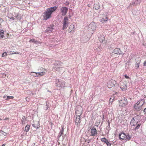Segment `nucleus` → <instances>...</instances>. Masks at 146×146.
<instances>
[{
  "label": "nucleus",
  "instance_id": "nucleus-13",
  "mask_svg": "<svg viewBox=\"0 0 146 146\" xmlns=\"http://www.w3.org/2000/svg\"><path fill=\"white\" fill-rule=\"evenodd\" d=\"M114 53L119 54H122L124 53L123 51L121 50L120 49L118 48H115L113 51Z\"/></svg>",
  "mask_w": 146,
  "mask_h": 146
},
{
  "label": "nucleus",
  "instance_id": "nucleus-24",
  "mask_svg": "<svg viewBox=\"0 0 146 146\" xmlns=\"http://www.w3.org/2000/svg\"><path fill=\"white\" fill-rule=\"evenodd\" d=\"M141 125V123H139L137 124L134 128L133 129L134 130L136 131L137 129H138L139 128Z\"/></svg>",
  "mask_w": 146,
  "mask_h": 146
},
{
  "label": "nucleus",
  "instance_id": "nucleus-4",
  "mask_svg": "<svg viewBox=\"0 0 146 146\" xmlns=\"http://www.w3.org/2000/svg\"><path fill=\"white\" fill-rule=\"evenodd\" d=\"M86 28H87L88 30L92 34L94 33L93 31L96 29V25L94 22H92L89 25L88 27H86Z\"/></svg>",
  "mask_w": 146,
  "mask_h": 146
},
{
  "label": "nucleus",
  "instance_id": "nucleus-51",
  "mask_svg": "<svg viewBox=\"0 0 146 146\" xmlns=\"http://www.w3.org/2000/svg\"><path fill=\"white\" fill-rule=\"evenodd\" d=\"M14 52V53L15 54H19V52Z\"/></svg>",
  "mask_w": 146,
  "mask_h": 146
},
{
  "label": "nucleus",
  "instance_id": "nucleus-30",
  "mask_svg": "<svg viewBox=\"0 0 146 146\" xmlns=\"http://www.w3.org/2000/svg\"><path fill=\"white\" fill-rule=\"evenodd\" d=\"M38 75V76H42L44 75L45 74V72H37Z\"/></svg>",
  "mask_w": 146,
  "mask_h": 146
},
{
  "label": "nucleus",
  "instance_id": "nucleus-53",
  "mask_svg": "<svg viewBox=\"0 0 146 146\" xmlns=\"http://www.w3.org/2000/svg\"><path fill=\"white\" fill-rule=\"evenodd\" d=\"M6 96H3V98H6Z\"/></svg>",
  "mask_w": 146,
  "mask_h": 146
},
{
  "label": "nucleus",
  "instance_id": "nucleus-41",
  "mask_svg": "<svg viewBox=\"0 0 146 146\" xmlns=\"http://www.w3.org/2000/svg\"><path fill=\"white\" fill-rule=\"evenodd\" d=\"M135 5L139 4L140 3V0H137L135 2Z\"/></svg>",
  "mask_w": 146,
  "mask_h": 146
},
{
  "label": "nucleus",
  "instance_id": "nucleus-10",
  "mask_svg": "<svg viewBox=\"0 0 146 146\" xmlns=\"http://www.w3.org/2000/svg\"><path fill=\"white\" fill-rule=\"evenodd\" d=\"M120 88L123 91H125L127 89L126 82H123L121 81L120 83Z\"/></svg>",
  "mask_w": 146,
  "mask_h": 146
},
{
  "label": "nucleus",
  "instance_id": "nucleus-32",
  "mask_svg": "<svg viewBox=\"0 0 146 146\" xmlns=\"http://www.w3.org/2000/svg\"><path fill=\"white\" fill-rule=\"evenodd\" d=\"M30 42H34L35 44H38V42L37 41H36L35 39H31L29 41Z\"/></svg>",
  "mask_w": 146,
  "mask_h": 146
},
{
  "label": "nucleus",
  "instance_id": "nucleus-35",
  "mask_svg": "<svg viewBox=\"0 0 146 146\" xmlns=\"http://www.w3.org/2000/svg\"><path fill=\"white\" fill-rule=\"evenodd\" d=\"M107 19H108V17H105V19H104V18H103L101 19V21L102 23H104V22L107 21Z\"/></svg>",
  "mask_w": 146,
  "mask_h": 146
},
{
  "label": "nucleus",
  "instance_id": "nucleus-34",
  "mask_svg": "<svg viewBox=\"0 0 146 146\" xmlns=\"http://www.w3.org/2000/svg\"><path fill=\"white\" fill-rule=\"evenodd\" d=\"M108 125L106 127V129H107V130H108V131H109V130H110L111 129V128H110V122L109 121H108Z\"/></svg>",
  "mask_w": 146,
  "mask_h": 146
},
{
  "label": "nucleus",
  "instance_id": "nucleus-31",
  "mask_svg": "<svg viewBox=\"0 0 146 146\" xmlns=\"http://www.w3.org/2000/svg\"><path fill=\"white\" fill-rule=\"evenodd\" d=\"M56 82H57L59 83V84L61 85V86H63L64 84V82H61L60 81H59L58 79H56Z\"/></svg>",
  "mask_w": 146,
  "mask_h": 146
},
{
  "label": "nucleus",
  "instance_id": "nucleus-16",
  "mask_svg": "<svg viewBox=\"0 0 146 146\" xmlns=\"http://www.w3.org/2000/svg\"><path fill=\"white\" fill-rule=\"evenodd\" d=\"M80 116H76V118L75 120V123L76 125H79L81 123Z\"/></svg>",
  "mask_w": 146,
  "mask_h": 146
},
{
  "label": "nucleus",
  "instance_id": "nucleus-36",
  "mask_svg": "<svg viewBox=\"0 0 146 146\" xmlns=\"http://www.w3.org/2000/svg\"><path fill=\"white\" fill-rule=\"evenodd\" d=\"M0 133H1L2 135H3V136L4 137H5V136H6V133L3 131H0Z\"/></svg>",
  "mask_w": 146,
  "mask_h": 146
},
{
  "label": "nucleus",
  "instance_id": "nucleus-20",
  "mask_svg": "<svg viewBox=\"0 0 146 146\" xmlns=\"http://www.w3.org/2000/svg\"><path fill=\"white\" fill-rule=\"evenodd\" d=\"M94 8L96 10H98L100 8V6L98 4L95 3L93 6Z\"/></svg>",
  "mask_w": 146,
  "mask_h": 146
},
{
  "label": "nucleus",
  "instance_id": "nucleus-52",
  "mask_svg": "<svg viewBox=\"0 0 146 146\" xmlns=\"http://www.w3.org/2000/svg\"><path fill=\"white\" fill-rule=\"evenodd\" d=\"M3 21V20L1 18H0V23L2 22Z\"/></svg>",
  "mask_w": 146,
  "mask_h": 146
},
{
  "label": "nucleus",
  "instance_id": "nucleus-5",
  "mask_svg": "<svg viewBox=\"0 0 146 146\" xmlns=\"http://www.w3.org/2000/svg\"><path fill=\"white\" fill-rule=\"evenodd\" d=\"M127 99L124 97L121 98L120 100H119V105L121 107H125L127 104Z\"/></svg>",
  "mask_w": 146,
  "mask_h": 146
},
{
  "label": "nucleus",
  "instance_id": "nucleus-28",
  "mask_svg": "<svg viewBox=\"0 0 146 146\" xmlns=\"http://www.w3.org/2000/svg\"><path fill=\"white\" fill-rule=\"evenodd\" d=\"M30 127V126L29 125H27L25 127V131L26 132L28 131L29 130Z\"/></svg>",
  "mask_w": 146,
  "mask_h": 146
},
{
  "label": "nucleus",
  "instance_id": "nucleus-8",
  "mask_svg": "<svg viewBox=\"0 0 146 146\" xmlns=\"http://www.w3.org/2000/svg\"><path fill=\"white\" fill-rule=\"evenodd\" d=\"M117 84V82L116 81L113 80H111L108 82L107 86L109 88H110Z\"/></svg>",
  "mask_w": 146,
  "mask_h": 146
},
{
  "label": "nucleus",
  "instance_id": "nucleus-2",
  "mask_svg": "<svg viewBox=\"0 0 146 146\" xmlns=\"http://www.w3.org/2000/svg\"><path fill=\"white\" fill-rule=\"evenodd\" d=\"M145 101L142 99L138 101L134 106V108L135 110L139 111L142 110L143 106L145 104Z\"/></svg>",
  "mask_w": 146,
  "mask_h": 146
},
{
  "label": "nucleus",
  "instance_id": "nucleus-37",
  "mask_svg": "<svg viewBox=\"0 0 146 146\" xmlns=\"http://www.w3.org/2000/svg\"><path fill=\"white\" fill-rule=\"evenodd\" d=\"M26 118H25V116H23V117H22V119L21 120V123H22V124H23V121L25 119H26Z\"/></svg>",
  "mask_w": 146,
  "mask_h": 146
},
{
  "label": "nucleus",
  "instance_id": "nucleus-19",
  "mask_svg": "<svg viewBox=\"0 0 146 146\" xmlns=\"http://www.w3.org/2000/svg\"><path fill=\"white\" fill-rule=\"evenodd\" d=\"M99 40L101 42H103L105 41L104 36L103 35H100L99 38Z\"/></svg>",
  "mask_w": 146,
  "mask_h": 146
},
{
  "label": "nucleus",
  "instance_id": "nucleus-48",
  "mask_svg": "<svg viewBox=\"0 0 146 146\" xmlns=\"http://www.w3.org/2000/svg\"><path fill=\"white\" fill-rule=\"evenodd\" d=\"M124 76L126 78L128 79L129 78V77L126 75H125Z\"/></svg>",
  "mask_w": 146,
  "mask_h": 146
},
{
  "label": "nucleus",
  "instance_id": "nucleus-45",
  "mask_svg": "<svg viewBox=\"0 0 146 146\" xmlns=\"http://www.w3.org/2000/svg\"><path fill=\"white\" fill-rule=\"evenodd\" d=\"M135 5V2H132V3H130V6L131 7L133 5Z\"/></svg>",
  "mask_w": 146,
  "mask_h": 146
},
{
  "label": "nucleus",
  "instance_id": "nucleus-7",
  "mask_svg": "<svg viewBox=\"0 0 146 146\" xmlns=\"http://www.w3.org/2000/svg\"><path fill=\"white\" fill-rule=\"evenodd\" d=\"M82 108L81 106L77 107L76 108L75 114L76 116H80L82 113Z\"/></svg>",
  "mask_w": 146,
  "mask_h": 146
},
{
  "label": "nucleus",
  "instance_id": "nucleus-38",
  "mask_svg": "<svg viewBox=\"0 0 146 146\" xmlns=\"http://www.w3.org/2000/svg\"><path fill=\"white\" fill-rule=\"evenodd\" d=\"M7 55V53L6 52H4L2 54V56L3 57H5Z\"/></svg>",
  "mask_w": 146,
  "mask_h": 146
},
{
  "label": "nucleus",
  "instance_id": "nucleus-11",
  "mask_svg": "<svg viewBox=\"0 0 146 146\" xmlns=\"http://www.w3.org/2000/svg\"><path fill=\"white\" fill-rule=\"evenodd\" d=\"M60 11L62 16H65L68 10V8L66 7H62L60 9Z\"/></svg>",
  "mask_w": 146,
  "mask_h": 146
},
{
  "label": "nucleus",
  "instance_id": "nucleus-21",
  "mask_svg": "<svg viewBox=\"0 0 146 146\" xmlns=\"http://www.w3.org/2000/svg\"><path fill=\"white\" fill-rule=\"evenodd\" d=\"M68 23H63L62 29L65 30L68 27Z\"/></svg>",
  "mask_w": 146,
  "mask_h": 146
},
{
  "label": "nucleus",
  "instance_id": "nucleus-18",
  "mask_svg": "<svg viewBox=\"0 0 146 146\" xmlns=\"http://www.w3.org/2000/svg\"><path fill=\"white\" fill-rule=\"evenodd\" d=\"M74 25L71 24L70 26V27L68 30V32L69 33H72L74 31Z\"/></svg>",
  "mask_w": 146,
  "mask_h": 146
},
{
  "label": "nucleus",
  "instance_id": "nucleus-49",
  "mask_svg": "<svg viewBox=\"0 0 146 146\" xmlns=\"http://www.w3.org/2000/svg\"><path fill=\"white\" fill-rule=\"evenodd\" d=\"M143 112L145 114H146V108H145L143 110Z\"/></svg>",
  "mask_w": 146,
  "mask_h": 146
},
{
  "label": "nucleus",
  "instance_id": "nucleus-54",
  "mask_svg": "<svg viewBox=\"0 0 146 146\" xmlns=\"http://www.w3.org/2000/svg\"><path fill=\"white\" fill-rule=\"evenodd\" d=\"M5 144H3L1 146H5Z\"/></svg>",
  "mask_w": 146,
  "mask_h": 146
},
{
  "label": "nucleus",
  "instance_id": "nucleus-43",
  "mask_svg": "<svg viewBox=\"0 0 146 146\" xmlns=\"http://www.w3.org/2000/svg\"><path fill=\"white\" fill-rule=\"evenodd\" d=\"M140 63H135V66L137 68H138L139 66V65Z\"/></svg>",
  "mask_w": 146,
  "mask_h": 146
},
{
  "label": "nucleus",
  "instance_id": "nucleus-40",
  "mask_svg": "<svg viewBox=\"0 0 146 146\" xmlns=\"http://www.w3.org/2000/svg\"><path fill=\"white\" fill-rule=\"evenodd\" d=\"M5 138V137H3V135H2L0 133V139L1 140H2L3 139Z\"/></svg>",
  "mask_w": 146,
  "mask_h": 146
},
{
  "label": "nucleus",
  "instance_id": "nucleus-47",
  "mask_svg": "<svg viewBox=\"0 0 146 146\" xmlns=\"http://www.w3.org/2000/svg\"><path fill=\"white\" fill-rule=\"evenodd\" d=\"M4 35L3 34L0 33V37H1L2 38H3Z\"/></svg>",
  "mask_w": 146,
  "mask_h": 146
},
{
  "label": "nucleus",
  "instance_id": "nucleus-3",
  "mask_svg": "<svg viewBox=\"0 0 146 146\" xmlns=\"http://www.w3.org/2000/svg\"><path fill=\"white\" fill-rule=\"evenodd\" d=\"M131 138V136H130L127 133H125L123 132L119 134V138L121 141L123 140L126 141H129Z\"/></svg>",
  "mask_w": 146,
  "mask_h": 146
},
{
  "label": "nucleus",
  "instance_id": "nucleus-9",
  "mask_svg": "<svg viewBox=\"0 0 146 146\" xmlns=\"http://www.w3.org/2000/svg\"><path fill=\"white\" fill-rule=\"evenodd\" d=\"M62 66V63L60 61H56L54 63V69L57 70Z\"/></svg>",
  "mask_w": 146,
  "mask_h": 146
},
{
  "label": "nucleus",
  "instance_id": "nucleus-12",
  "mask_svg": "<svg viewBox=\"0 0 146 146\" xmlns=\"http://www.w3.org/2000/svg\"><path fill=\"white\" fill-rule=\"evenodd\" d=\"M90 133V136L94 137L97 134L98 132L96 128L93 127L91 129Z\"/></svg>",
  "mask_w": 146,
  "mask_h": 146
},
{
  "label": "nucleus",
  "instance_id": "nucleus-25",
  "mask_svg": "<svg viewBox=\"0 0 146 146\" xmlns=\"http://www.w3.org/2000/svg\"><path fill=\"white\" fill-rule=\"evenodd\" d=\"M132 13L133 15H136L138 14L139 12L138 11H137L133 9L132 10Z\"/></svg>",
  "mask_w": 146,
  "mask_h": 146
},
{
  "label": "nucleus",
  "instance_id": "nucleus-44",
  "mask_svg": "<svg viewBox=\"0 0 146 146\" xmlns=\"http://www.w3.org/2000/svg\"><path fill=\"white\" fill-rule=\"evenodd\" d=\"M69 3L68 1H66L64 3V5H65L67 6L69 5Z\"/></svg>",
  "mask_w": 146,
  "mask_h": 146
},
{
  "label": "nucleus",
  "instance_id": "nucleus-23",
  "mask_svg": "<svg viewBox=\"0 0 146 146\" xmlns=\"http://www.w3.org/2000/svg\"><path fill=\"white\" fill-rule=\"evenodd\" d=\"M13 15L11 13H10L8 14V17L9 19H11L13 20H15V19L14 17H13Z\"/></svg>",
  "mask_w": 146,
  "mask_h": 146
},
{
  "label": "nucleus",
  "instance_id": "nucleus-26",
  "mask_svg": "<svg viewBox=\"0 0 146 146\" xmlns=\"http://www.w3.org/2000/svg\"><path fill=\"white\" fill-rule=\"evenodd\" d=\"M31 74L33 76L35 77H37L38 76V75L37 72H32L31 73Z\"/></svg>",
  "mask_w": 146,
  "mask_h": 146
},
{
  "label": "nucleus",
  "instance_id": "nucleus-39",
  "mask_svg": "<svg viewBox=\"0 0 146 146\" xmlns=\"http://www.w3.org/2000/svg\"><path fill=\"white\" fill-rule=\"evenodd\" d=\"M49 106H48V105L47 104V103H46L45 107L44 108L45 110H47L48 108L49 107Z\"/></svg>",
  "mask_w": 146,
  "mask_h": 146
},
{
  "label": "nucleus",
  "instance_id": "nucleus-50",
  "mask_svg": "<svg viewBox=\"0 0 146 146\" xmlns=\"http://www.w3.org/2000/svg\"><path fill=\"white\" fill-rule=\"evenodd\" d=\"M143 65L146 66V60L143 63Z\"/></svg>",
  "mask_w": 146,
  "mask_h": 146
},
{
  "label": "nucleus",
  "instance_id": "nucleus-17",
  "mask_svg": "<svg viewBox=\"0 0 146 146\" xmlns=\"http://www.w3.org/2000/svg\"><path fill=\"white\" fill-rule=\"evenodd\" d=\"M101 141L105 143L108 146H110L111 144L109 142L108 140L105 137L102 138L101 139Z\"/></svg>",
  "mask_w": 146,
  "mask_h": 146
},
{
  "label": "nucleus",
  "instance_id": "nucleus-22",
  "mask_svg": "<svg viewBox=\"0 0 146 146\" xmlns=\"http://www.w3.org/2000/svg\"><path fill=\"white\" fill-rule=\"evenodd\" d=\"M64 130V127L63 126V127H62V130L60 131V133L59 134V135L58 136V138H59L63 134Z\"/></svg>",
  "mask_w": 146,
  "mask_h": 146
},
{
  "label": "nucleus",
  "instance_id": "nucleus-15",
  "mask_svg": "<svg viewBox=\"0 0 146 146\" xmlns=\"http://www.w3.org/2000/svg\"><path fill=\"white\" fill-rule=\"evenodd\" d=\"M32 125L36 129L40 127L39 121H33Z\"/></svg>",
  "mask_w": 146,
  "mask_h": 146
},
{
  "label": "nucleus",
  "instance_id": "nucleus-1",
  "mask_svg": "<svg viewBox=\"0 0 146 146\" xmlns=\"http://www.w3.org/2000/svg\"><path fill=\"white\" fill-rule=\"evenodd\" d=\"M57 7L54 6L50 7L46 9V11L43 13V17L45 20H46L51 17L52 13L57 9Z\"/></svg>",
  "mask_w": 146,
  "mask_h": 146
},
{
  "label": "nucleus",
  "instance_id": "nucleus-27",
  "mask_svg": "<svg viewBox=\"0 0 146 146\" xmlns=\"http://www.w3.org/2000/svg\"><path fill=\"white\" fill-rule=\"evenodd\" d=\"M14 15H15L14 17L16 18L17 20L19 19H21L20 17L19 16L18 13H16L15 12H14Z\"/></svg>",
  "mask_w": 146,
  "mask_h": 146
},
{
  "label": "nucleus",
  "instance_id": "nucleus-42",
  "mask_svg": "<svg viewBox=\"0 0 146 146\" xmlns=\"http://www.w3.org/2000/svg\"><path fill=\"white\" fill-rule=\"evenodd\" d=\"M7 98L6 99H13L14 98V97L13 96H8L7 97Z\"/></svg>",
  "mask_w": 146,
  "mask_h": 146
},
{
  "label": "nucleus",
  "instance_id": "nucleus-29",
  "mask_svg": "<svg viewBox=\"0 0 146 146\" xmlns=\"http://www.w3.org/2000/svg\"><path fill=\"white\" fill-rule=\"evenodd\" d=\"M68 17H65L64 18L63 23H68Z\"/></svg>",
  "mask_w": 146,
  "mask_h": 146
},
{
  "label": "nucleus",
  "instance_id": "nucleus-46",
  "mask_svg": "<svg viewBox=\"0 0 146 146\" xmlns=\"http://www.w3.org/2000/svg\"><path fill=\"white\" fill-rule=\"evenodd\" d=\"M4 33V31L2 30H0V33L3 34Z\"/></svg>",
  "mask_w": 146,
  "mask_h": 146
},
{
  "label": "nucleus",
  "instance_id": "nucleus-6",
  "mask_svg": "<svg viewBox=\"0 0 146 146\" xmlns=\"http://www.w3.org/2000/svg\"><path fill=\"white\" fill-rule=\"evenodd\" d=\"M140 116L139 115H137L132 119L131 120L130 124L131 126H134L135 125L138 123V121H136V119H139Z\"/></svg>",
  "mask_w": 146,
  "mask_h": 146
},
{
  "label": "nucleus",
  "instance_id": "nucleus-33",
  "mask_svg": "<svg viewBox=\"0 0 146 146\" xmlns=\"http://www.w3.org/2000/svg\"><path fill=\"white\" fill-rule=\"evenodd\" d=\"M141 59L139 58H137L135 59V63H140Z\"/></svg>",
  "mask_w": 146,
  "mask_h": 146
},
{
  "label": "nucleus",
  "instance_id": "nucleus-14",
  "mask_svg": "<svg viewBox=\"0 0 146 146\" xmlns=\"http://www.w3.org/2000/svg\"><path fill=\"white\" fill-rule=\"evenodd\" d=\"M54 28V26L53 25H49L45 30L46 32H51L53 30Z\"/></svg>",
  "mask_w": 146,
  "mask_h": 146
}]
</instances>
